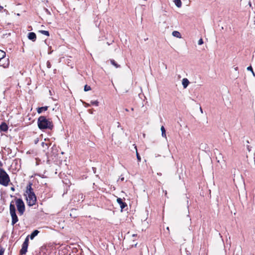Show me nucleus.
Segmentation results:
<instances>
[{
    "mask_svg": "<svg viewBox=\"0 0 255 255\" xmlns=\"http://www.w3.org/2000/svg\"><path fill=\"white\" fill-rule=\"evenodd\" d=\"M46 66L48 68H50L51 67V64L49 61H47L46 62Z\"/></svg>",
    "mask_w": 255,
    "mask_h": 255,
    "instance_id": "393cba45",
    "label": "nucleus"
},
{
    "mask_svg": "<svg viewBox=\"0 0 255 255\" xmlns=\"http://www.w3.org/2000/svg\"><path fill=\"white\" fill-rule=\"evenodd\" d=\"M189 84V80L186 78H184L182 80V85L184 88H186Z\"/></svg>",
    "mask_w": 255,
    "mask_h": 255,
    "instance_id": "ddd939ff",
    "label": "nucleus"
},
{
    "mask_svg": "<svg viewBox=\"0 0 255 255\" xmlns=\"http://www.w3.org/2000/svg\"><path fill=\"white\" fill-rule=\"evenodd\" d=\"M161 134H162V137L166 138L167 137H166V130L163 126H162L161 127Z\"/></svg>",
    "mask_w": 255,
    "mask_h": 255,
    "instance_id": "dca6fc26",
    "label": "nucleus"
},
{
    "mask_svg": "<svg viewBox=\"0 0 255 255\" xmlns=\"http://www.w3.org/2000/svg\"><path fill=\"white\" fill-rule=\"evenodd\" d=\"M9 213L11 217V225L13 226L18 221V218L16 214L15 207L13 201L10 202L9 205Z\"/></svg>",
    "mask_w": 255,
    "mask_h": 255,
    "instance_id": "f03ea898",
    "label": "nucleus"
},
{
    "mask_svg": "<svg viewBox=\"0 0 255 255\" xmlns=\"http://www.w3.org/2000/svg\"><path fill=\"white\" fill-rule=\"evenodd\" d=\"M79 196H81V199H83V195L82 194H79Z\"/></svg>",
    "mask_w": 255,
    "mask_h": 255,
    "instance_id": "c756f323",
    "label": "nucleus"
},
{
    "mask_svg": "<svg viewBox=\"0 0 255 255\" xmlns=\"http://www.w3.org/2000/svg\"><path fill=\"white\" fill-rule=\"evenodd\" d=\"M10 190L12 191H15V188L14 186H12L10 188Z\"/></svg>",
    "mask_w": 255,
    "mask_h": 255,
    "instance_id": "c85d7f7f",
    "label": "nucleus"
},
{
    "mask_svg": "<svg viewBox=\"0 0 255 255\" xmlns=\"http://www.w3.org/2000/svg\"><path fill=\"white\" fill-rule=\"evenodd\" d=\"M0 166V175H8L6 172Z\"/></svg>",
    "mask_w": 255,
    "mask_h": 255,
    "instance_id": "6ab92c4d",
    "label": "nucleus"
},
{
    "mask_svg": "<svg viewBox=\"0 0 255 255\" xmlns=\"http://www.w3.org/2000/svg\"><path fill=\"white\" fill-rule=\"evenodd\" d=\"M1 65L4 67V68H6V67H8V65H9V60L8 59H6V62L4 63H2L1 64Z\"/></svg>",
    "mask_w": 255,
    "mask_h": 255,
    "instance_id": "aec40b11",
    "label": "nucleus"
},
{
    "mask_svg": "<svg viewBox=\"0 0 255 255\" xmlns=\"http://www.w3.org/2000/svg\"><path fill=\"white\" fill-rule=\"evenodd\" d=\"M32 183L29 182L28 185L26 186V192L27 194H30V193H34L33 192V189L32 188Z\"/></svg>",
    "mask_w": 255,
    "mask_h": 255,
    "instance_id": "1a4fd4ad",
    "label": "nucleus"
},
{
    "mask_svg": "<svg viewBox=\"0 0 255 255\" xmlns=\"http://www.w3.org/2000/svg\"><path fill=\"white\" fill-rule=\"evenodd\" d=\"M172 35L177 38H181V35L180 33L177 31H174L172 32Z\"/></svg>",
    "mask_w": 255,
    "mask_h": 255,
    "instance_id": "4468645a",
    "label": "nucleus"
},
{
    "mask_svg": "<svg viewBox=\"0 0 255 255\" xmlns=\"http://www.w3.org/2000/svg\"><path fill=\"white\" fill-rule=\"evenodd\" d=\"M235 69L236 70H238V67H236V68H235Z\"/></svg>",
    "mask_w": 255,
    "mask_h": 255,
    "instance_id": "e433bc0d",
    "label": "nucleus"
},
{
    "mask_svg": "<svg viewBox=\"0 0 255 255\" xmlns=\"http://www.w3.org/2000/svg\"><path fill=\"white\" fill-rule=\"evenodd\" d=\"M62 181L64 184L68 185L69 187L70 185H71V183L70 180L67 178H64L62 180Z\"/></svg>",
    "mask_w": 255,
    "mask_h": 255,
    "instance_id": "f3484780",
    "label": "nucleus"
},
{
    "mask_svg": "<svg viewBox=\"0 0 255 255\" xmlns=\"http://www.w3.org/2000/svg\"><path fill=\"white\" fill-rule=\"evenodd\" d=\"M134 148H135V149L136 150V157H137V160H138V161H140L141 158H140V156L139 153L137 152L136 146H135Z\"/></svg>",
    "mask_w": 255,
    "mask_h": 255,
    "instance_id": "412c9836",
    "label": "nucleus"
},
{
    "mask_svg": "<svg viewBox=\"0 0 255 255\" xmlns=\"http://www.w3.org/2000/svg\"><path fill=\"white\" fill-rule=\"evenodd\" d=\"M0 166H2V163L0 161Z\"/></svg>",
    "mask_w": 255,
    "mask_h": 255,
    "instance_id": "72a5a7b5",
    "label": "nucleus"
},
{
    "mask_svg": "<svg viewBox=\"0 0 255 255\" xmlns=\"http://www.w3.org/2000/svg\"><path fill=\"white\" fill-rule=\"evenodd\" d=\"M28 38L32 41H35L36 39V35L34 32H31L28 33Z\"/></svg>",
    "mask_w": 255,
    "mask_h": 255,
    "instance_id": "9b49d317",
    "label": "nucleus"
},
{
    "mask_svg": "<svg viewBox=\"0 0 255 255\" xmlns=\"http://www.w3.org/2000/svg\"><path fill=\"white\" fill-rule=\"evenodd\" d=\"M131 110L133 111L134 110L133 108H132L131 109Z\"/></svg>",
    "mask_w": 255,
    "mask_h": 255,
    "instance_id": "4c0bfd02",
    "label": "nucleus"
},
{
    "mask_svg": "<svg viewBox=\"0 0 255 255\" xmlns=\"http://www.w3.org/2000/svg\"><path fill=\"white\" fill-rule=\"evenodd\" d=\"M37 124L40 129H52L53 124L52 121L47 119L44 116H40L38 119Z\"/></svg>",
    "mask_w": 255,
    "mask_h": 255,
    "instance_id": "f257e3e1",
    "label": "nucleus"
},
{
    "mask_svg": "<svg viewBox=\"0 0 255 255\" xmlns=\"http://www.w3.org/2000/svg\"><path fill=\"white\" fill-rule=\"evenodd\" d=\"M40 177H42V178H45V177H46L47 176H40Z\"/></svg>",
    "mask_w": 255,
    "mask_h": 255,
    "instance_id": "f704fd0d",
    "label": "nucleus"
},
{
    "mask_svg": "<svg viewBox=\"0 0 255 255\" xmlns=\"http://www.w3.org/2000/svg\"><path fill=\"white\" fill-rule=\"evenodd\" d=\"M247 69L248 70H250V71H251L252 72H253V68L252 67V66H249L247 68Z\"/></svg>",
    "mask_w": 255,
    "mask_h": 255,
    "instance_id": "bb28decb",
    "label": "nucleus"
},
{
    "mask_svg": "<svg viewBox=\"0 0 255 255\" xmlns=\"http://www.w3.org/2000/svg\"><path fill=\"white\" fill-rule=\"evenodd\" d=\"M15 204L19 215H22L25 211V207L24 202L21 198H15Z\"/></svg>",
    "mask_w": 255,
    "mask_h": 255,
    "instance_id": "7ed1b4c3",
    "label": "nucleus"
},
{
    "mask_svg": "<svg viewBox=\"0 0 255 255\" xmlns=\"http://www.w3.org/2000/svg\"><path fill=\"white\" fill-rule=\"evenodd\" d=\"M200 111H201V112H202V110L201 108H200Z\"/></svg>",
    "mask_w": 255,
    "mask_h": 255,
    "instance_id": "ea45409f",
    "label": "nucleus"
},
{
    "mask_svg": "<svg viewBox=\"0 0 255 255\" xmlns=\"http://www.w3.org/2000/svg\"><path fill=\"white\" fill-rule=\"evenodd\" d=\"M10 182L9 176H0V184L7 186Z\"/></svg>",
    "mask_w": 255,
    "mask_h": 255,
    "instance_id": "423d86ee",
    "label": "nucleus"
},
{
    "mask_svg": "<svg viewBox=\"0 0 255 255\" xmlns=\"http://www.w3.org/2000/svg\"><path fill=\"white\" fill-rule=\"evenodd\" d=\"M91 103L92 105L96 106H98L99 105V102L97 101H91Z\"/></svg>",
    "mask_w": 255,
    "mask_h": 255,
    "instance_id": "b1692460",
    "label": "nucleus"
},
{
    "mask_svg": "<svg viewBox=\"0 0 255 255\" xmlns=\"http://www.w3.org/2000/svg\"><path fill=\"white\" fill-rule=\"evenodd\" d=\"M39 233V231L37 230H34L30 235H28L26 237L30 238L31 240H33L38 234Z\"/></svg>",
    "mask_w": 255,
    "mask_h": 255,
    "instance_id": "6e6552de",
    "label": "nucleus"
},
{
    "mask_svg": "<svg viewBox=\"0 0 255 255\" xmlns=\"http://www.w3.org/2000/svg\"><path fill=\"white\" fill-rule=\"evenodd\" d=\"M40 32L42 34H44L45 35L49 36V32L48 31H46V30H41V31H40Z\"/></svg>",
    "mask_w": 255,
    "mask_h": 255,
    "instance_id": "4be33fe9",
    "label": "nucleus"
},
{
    "mask_svg": "<svg viewBox=\"0 0 255 255\" xmlns=\"http://www.w3.org/2000/svg\"><path fill=\"white\" fill-rule=\"evenodd\" d=\"M8 130V126L5 122H2L0 125V131H6Z\"/></svg>",
    "mask_w": 255,
    "mask_h": 255,
    "instance_id": "9d476101",
    "label": "nucleus"
},
{
    "mask_svg": "<svg viewBox=\"0 0 255 255\" xmlns=\"http://www.w3.org/2000/svg\"><path fill=\"white\" fill-rule=\"evenodd\" d=\"M3 7L2 6H0V12L3 9Z\"/></svg>",
    "mask_w": 255,
    "mask_h": 255,
    "instance_id": "7c9ffc66",
    "label": "nucleus"
},
{
    "mask_svg": "<svg viewBox=\"0 0 255 255\" xmlns=\"http://www.w3.org/2000/svg\"><path fill=\"white\" fill-rule=\"evenodd\" d=\"M124 179H124V177H122V178H119V180H118V181H120H120H123L124 180Z\"/></svg>",
    "mask_w": 255,
    "mask_h": 255,
    "instance_id": "cd10ccee",
    "label": "nucleus"
},
{
    "mask_svg": "<svg viewBox=\"0 0 255 255\" xmlns=\"http://www.w3.org/2000/svg\"><path fill=\"white\" fill-rule=\"evenodd\" d=\"M125 110H126V111H127V112H128V109H125Z\"/></svg>",
    "mask_w": 255,
    "mask_h": 255,
    "instance_id": "c9c22d12",
    "label": "nucleus"
},
{
    "mask_svg": "<svg viewBox=\"0 0 255 255\" xmlns=\"http://www.w3.org/2000/svg\"><path fill=\"white\" fill-rule=\"evenodd\" d=\"M163 192H164L165 195H166L167 194V191L165 190V191H163Z\"/></svg>",
    "mask_w": 255,
    "mask_h": 255,
    "instance_id": "473e14b6",
    "label": "nucleus"
},
{
    "mask_svg": "<svg viewBox=\"0 0 255 255\" xmlns=\"http://www.w3.org/2000/svg\"><path fill=\"white\" fill-rule=\"evenodd\" d=\"M203 44V40L202 38H200L198 41V44L199 45H202Z\"/></svg>",
    "mask_w": 255,
    "mask_h": 255,
    "instance_id": "a878e982",
    "label": "nucleus"
},
{
    "mask_svg": "<svg viewBox=\"0 0 255 255\" xmlns=\"http://www.w3.org/2000/svg\"><path fill=\"white\" fill-rule=\"evenodd\" d=\"M166 229L169 230V227H167Z\"/></svg>",
    "mask_w": 255,
    "mask_h": 255,
    "instance_id": "58836bf2",
    "label": "nucleus"
},
{
    "mask_svg": "<svg viewBox=\"0 0 255 255\" xmlns=\"http://www.w3.org/2000/svg\"><path fill=\"white\" fill-rule=\"evenodd\" d=\"M28 239L27 237H26V238L24 240V241L23 242L22 245V248L20 249L19 251V254L20 255H23L26 254L27 252V249L28 247Z\"/></svg>",
    "mask_w": 255,
    "mask_h": 255,
    "instance_id": "39448f33",
    "label": "nucleus"
},
{
    "mask_svg": "<svg viewBox=\"0 0 255 255\" xmlns=\"http://www.w3.org/2000/svg\"><path fill=\"white\" fill-rule=\"evenodd\" d=\"M174 2H175V5L178 7H180L181 6L182 2H181V0H174Z\"/></svg>",
    "mask_w": 255,
    "mask_h": 255,
    "instance_id": "a211bd4d",
    "label": "nucleus"
},
{
    "mask_svg": "<svg viewBox=\"0 0 255 255\" xmlns=\"http://www.w3.org/2000/svg\"><path fill=\"white\" fill-rule=\"evenodd\" d=\"M247 148H248V149L249 151H250L251 149H250V146H249V145H248V146H247Z\"/></svg>",
    "mask_w": 255,
    "mask_h": 255,
    "instance_id": "2f4dec72",
    "label": "nucleus"
},
{
    "mask_svg": "<svg viewBox=\"0 0 255 255\" xmlns=\"http://www.w3.org/2000/svg\"><path fill=\"white\" fill-rule=\"evenodd\" d=\"M48 106H44L42 107H39L37 109V112L38 114H41L43 111H46L48 110Z\"/></svg>",
    "mask_w": 255,
    "mask_h": 255,
    "instance_id": "f8f14e48",
    "label": "nucleus"
},
{
    "mask_svg": "<svg viewBox=\"0 0 255 255\" xmlns=\"http://www.w3.org/2000/svg\"><path fill=\"white\" fill-rule=\"evenodd\" d=\"M117 203L120 205L121 210L125 209L127 207V203L123 201L121 198H118L117 199Z\"/></svg>",
    "mask_w": 255,
    "mask_h": 255,
    "instance_id": "0eeeda50",
    "label": "nucleus"
},
{
    "mask_svg": "<svg viewBox=\"0 0 255 255\" xmlns=\"http://www.w3.org/2000/svg\"><path fill=\"white\" fill-rule=\"evenodd\" d=\"M110 61L113 66H114L116 68H120V65L118 64L114 59H110Z\"/></svg>",
    "mask_w": 255,
    "mask_h": 255,
    "instance_id": "2eb2a0df",
    "label": "nucleus"
},
{
    "mask_svg": "<svg viewBox=\"0 0 255 255\" xmlns=\"http://www.w3.org/2000/svg\"><path fill=\"white\" fill-rule=\"evenodd\" d=\"M27 205L31 207L35 204L36 202V197L35 193H30V194H27V196L26 198Z\"/></svg>",
    "mask_w": 255,
    "mask_h": 255,
    "instance_id": "20e7f679",
    "label": "nucleus"
},
{
    "mask_svg": "<svg viewBox=\"0 0 255 255\" xmlns=\"http://www.w3.org/2000/svg\"><path fill=\"white\" fill-rule=\"evenodd\" d=\"M91 88L90 86H88L87 85H86L84 87V91L86 92L90 91V90H91Z\"/></svg>",
    "mask_w": 255,
    "mask_h": 255,
    "instance_id": "5701e85b",
    "label": "nucleus"
},
{
    "mask_svg": "<svg viewBox=\"0 0 255 255\" xmlns=\"http://www.w3.org/2000/svg\"><path fill=\"white\" fill-rule=\"evenodd\" d=\"M13 196L12 195H10V197H13Z\"/></svg>",
    "mask_w": 255,
    "mask_h": 255,
    "instance_id": "a19ab883",
    "label": "nucleus"
}]
</instances>
